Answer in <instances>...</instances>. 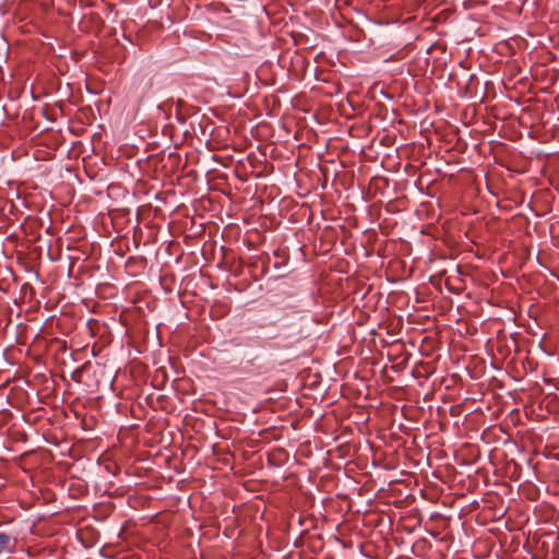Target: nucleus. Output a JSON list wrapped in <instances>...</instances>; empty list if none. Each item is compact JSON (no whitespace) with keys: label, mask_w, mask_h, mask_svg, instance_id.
I'll return each instance as SVG.
<instances>
[{"label":"nucleus","mask_w":559,"mask_h":559,"mask_svg":"<svg viewBox=\"0 0 559 559\" xmlns=\"http://www.w3.org/2000/svg\"><path fill=\"white\" fill-rule=\"evenodd\" d=\"M10 542V535L5 533H0V555L9 548Z\"/></svg>","instance_id":"obj_1"},{"label":"nucleus","mask_w":559,"mask_h":559,"mask_svg":"<svg viewBox=\"0 0 559 559\" xmlns=\"http://www.w3.org/2000/svg\"><path fill=\"white\" fill-rule=\"evenodd\" d=\"M229 311V309H223V307L221 305H215L213 308H212V313L214 316H216V318H221L223 316H225L227 312Z\"/></svg>","instance_id":"obj_2"},{"label":"nucleus","mask_w":559,"mask_h":559,"mask_svg":"<svg viewBox=\"0 0 559 559\" xmlns=\"http://www.w3.org/2000/svg\"><path fill=\"white\" fill-rule=\"evenodd\" d=\"M558 360H559V356H558Z\"/></svg>","instance_id":"obj_3"}]
</instances>
